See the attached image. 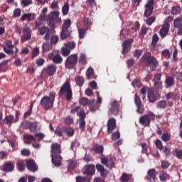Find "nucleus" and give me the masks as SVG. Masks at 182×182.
<instances>
[{"instance_id": "1", "label": "nucleus", "mask_w": 182, "mask_h": 182, "mask_svg": "<svg viewBox=\"0 0 182 182\" xmlns=\"http://www.w3.org/2000/svg\"><path fill=\"white\" fill-rule=\"evenodd\" d=\"M139 66L149 68L151 72H154L159 67V60L154 56H152L150 53H146L140 59Z\"/></svg>"}, {"instance_id": "2", "label": "nucleus", "mask_w": 182, "mask_h": 182, "mask_svg": "<svg viewBox=\"0 0 182 182\" xmlns=\"http://www.w3.org/2000/svg\"><path fill=\"white\" fill-rule=\"evenodd\" d=\"M62 149L60 144L55 143L51 145V161L55 167H60L62 166Z\"/></svg>"}, {"instance_id": "3", "label": "nucleus", "mask_w": 182, "mask_h": 182, "mask_svg": "<svg viewBox=\"0 0 182 182\" xmlns=\"http://www.w3.org/2000/svg\"><path fill=\"white\" fill-rule=\"evenodd\" d=\"M38 18L41 21H47L48 26L51 28H55V25L60 22V18H59V11H51L47 17L45 14H42Z\"/></svg>"}, {"instance_id": "4", "label": "nucleus", "mask_w": 182, "mask_h": 182, "mask_svg": "<svg viewBox=\"0 0 182 182\" xmlns=\"http://www.w3.org/2000/svg\"><path fill=\"white\" fill-rule=\"evenodd\" d=\"M58 96H65L67 102H70L73 99V90H72V85L69 80L65 81L60 87L58 92Z\"/></svg>"}, {"instance_id": "5", "label": "nucleus", "mask_w": 182, "mask_h": 182, "mask_svg": "<svg viewBox=\"0 0 182 182\" xmlns=\"http://www.w3.org/2000/svg\"><path fill=\"white\" fill-rule=\"evenodd\" d=\"M80 106L75 107L72 108L70 113L73 114H75V113H77V116H78L79 119L77 120V123L79 124V127L81 130V132H85V129L86 128V112H85V110L80 109Z\"/></svg>"}, {"instance_id": "6", "label": "nucleus", "mask_w": 182, "mask_h": 182, "mask_svg": "<svg viewBox=\"0 0 182 182\" xmlns=\"http://www.w3.org/2000/svg\"><path fill=\"white\" fill-rule=\"evenodd\" d=\"M55 99H56V92L51 91L49 96L46 95L41 100L40 105L43 107L44 110H50L53 107Z\"/></svg>"}, {"instance_id": "7", "label": "nucleus", "mask_w": 182, "mask_h": 182, "mask_svg": "<svg viewBox=\"0 0 182 182\" xmlns=\"http://www.w3.org/2000/svg\"><path fill=\"white\" fill-rule=\"evenodd\" d=\"M156 120V114L153 112H149L146 114L139 118V123L144 127H150V123Z\"/></svg>"}, {"instance_id": "8", "label": "nucleus", "mask_w": 182, "mask_h": 182, "mask_svg": "<svg viewBox=\"0 0 182 182\" xmlns=\"http://www.w3.org/2000/svg\"><path fill=\"white\" fill-rule=\"evenodd\" d=\"M77 65V54H72L65 60V66L67 69H73Z\"/></svg>"}, {"instance_id": "9", "label": "nucleus", "mask_w": 182, "mask_h": 182, "mask_svg": "<svg viewBox=\"0 0 182 182\" xmlns=\"http://www.w3.org/2000/svg\"><path fill=\"white\" fill-rule=\"evenodd\" d=\"M38 125L39 122H31L28 121H24L21 123L23 129H28L31 133H36Z\"/></svg>"}, {"instance_id": "10", "label": "nucleus", "mask_w": 182, "mask_h": 182, "mask_svg": "<svg viewBox=\"0 0 182 182\" xmlns=\"http://www.w3.org/2000/svg\"><path fill=\"white\" fill-rule=\"evenodd\" d=\"M154 0H148L146 1V4H145V11L144 13V16H145V18H149L150 16H151V15L153 14V11L154 9Z\"/></svg>"}, {"instance_id": "11", "label": "nucleus", "mask_w": 182, "mask_h": 182, "mask_svg": "<svg viewBox=\"0 0 182 182\" xmlns=\"http://www.w3.org/2000/svg\"><path fill=\"white\" fill-rule=\"evenodd\" d=\"M37 29H38L40 35H41L42 36H43V35H45V36H44L45 41H49V39H50V28L43 26Z\"/></svg>"}, {"instance_id": "12", "label": "nucleus", "mask_w": 182, "mask_h": 182, "mask_svg": "<svg viewBox=\"0 0 182 182\" xmlns=\"http://www.w3.org/2000/svg\"><path fill=\"white\" fill-rule=\"evenodd\" d=\"M101 160L102 164L107 166V168H112L114 167V161H113V158H110L109 159L105 157V155L102 154L100 157Z\"/></svg>"}, {"instance_id": "13", "label": "nucleus", "mask_w": 182, "mask_h": 182, "mask_svg": "<svg viewBox=\"0 0 182 182\" xmlns=\"http://www.w3.org/2000/svg\"><path fill=\"white\" fill-rule=\"evenodd\" d=\"M132 43H133V39L132 38H129L123 41L122 55H126V53H129V50L132 49Z\"/></svg>"}, {"instance_id": "14", "label": "nucleus", "mask_w": 182, "mask_h": 182, "mask_svg": "<svg viewBox=\"0 0 182 182\" xmlns=\"http://www.w3.org/2000/svg\"><path fill=\"white\" fill-rule=\"evenodd\" d=\"M58 67L55 64L48 65L46 68H43V72L48 75V76H53L56 73Z\"/></svg>"}, {"instance_id": "15", "label": "nucleus", "mask_w": 182, "mask_h": 182, "mask_svg": "<svg viewBox=\"0 0 182 182\" xmlns=\"http://www.w3.org/2000/svg\"><path fill=\"white\" fill-rule=\"evenodd\" d=\"M45 137V134L43 133H38L36 134L35 136L26 134L24 135V139H26L27 140H31V141H38L42 140Z\"/></svg>"}, {"instance_id": "16", "label": "nucleus", "mask_w": 182, "mask_h": 182, "mask_svg": "<svg viewBox=\"0 0 182 182\" xmlns=\"http://www.w3.org/2000/svg\"><path fill=\"white\" fill-rule=\"evenodd\" d=\"M170 31V23H165L161 28L159 31V35L162 39H164L165 37L168 35V31Z\"/></svg>"}, {"instance_id": "17", "label": "nucleus", "mask_w": 182, "mask_h": 182, "mask_svg": "<svg viewBox=\"0 0 182 182\" xmlns=\"http://www.w3.org/2000/svg\"><path fill=\"white\" fill-rule=\"evenodd\" d=\"M82 173L87 176H93L95 173V166L93 164L85 165Z\"/></svg>"}, {"instance_id": "18", "label": "nucleus", "mask_w": 182, "mask_h": 182, "mask_svg": "<svg viewBox=\"0 0 182 182\" xmlns=\"http://www.w3.org/2000/svg\"><path fill=\"white\" fill-rule=\"evenodd\" d=\"M23 35L21 37L22 41H29L32 38L31 33H32V30L28 26H25L23 28Z\"/></svg>"}, {"instance_id": "19", "label": "nucleus", "mask_w": 182, "mask_h": 182, "mask_svg": "<svg viewBox=\"0 0 182 182\" xmlns=\"http://www.w3.org/2000/svg\"><path fill=\"white\" fill-rule=\"evenodd\" d=\"M14 45L11 41H7L6 46H3V50L7 55H12L14 53Z\"/></svg>"}, {"instance_id": "20", "label": "nucleus", "mask_w": 182, "mask_h": 182, "mask_svg": "<svg viewBox=\"0 0 182 182\" xmlns=\"http://www.w3.org/2000/svg\"><path fill=\"white\" fill-rule=\"evenodd\" d=\"M107 127L108 134L113 133V130L116 129V119L114 118L109 119L107 122Z\"/></svg>"}, {"instance_id": "21", "label": "nucleus", "mask_w": 182, "mask_h": 182, "mask_svg": "<svg viewBox=\"0 0 182 182\" xmlns=\"http://www.w3.org/2000/svg\"><path fill=\"white\" fill-rule=\"evenodd\" d=\"M96 168L98 172H100V174L102 177V178H105L107 176V174H109V170L106 169L103 165L100 164H96Z\"/></svg>"}, {"instance_id": "22", "label": "nucleus", "mask_w": 182, "mask_h": 182, "mask_svg": "<svg viewBox=\"0 0 182 182\" xmlns=\"http://www.w3.org/2000/svg\"><path fill=\"white\" fill-rule=\"evenodd\" d=\"M26 164L27 169L30 171H32L33 173L38 171V165L35 163V161L31 159L27 160Z\"/></svg>"}, {"instance_id": "23", "label": "nucleus", "mask_w": 182, "mask_h": 182, "mask_svg": "<svg viewBox=\"0 0 182 182\" xmlns=\"http://www.w3.org/2000/svg\"><path fill=\"white\" fill-rule=\"evenodd\" d=\"M148 100L149 103H156L157 102V95L154 93L153 88L148 89Z\"/></svg>"}, {"instance_id": "24", "label": "nucleus", "mask_w": 182, "mask_h": 182, "mask_svg": "<svg viewBox=\"0 0 182 182\" xmlns=\"http://www.w3.org/2000/svg\"><path fill=\"white\" fill-rule=\"evenodd\" d=\"M119 109V102L117 101L111 102V108L109 110V114H114V116L117 115Z\"/></svg>"}, {"instance_id": "25", "label": "nucleus", "mask_w": 182, "mask_h": 182, "mask_svg": "<svg viewBox=\"0 0 182 182\" xmlns=\"http://www.w3.org/2000/svg\"><path fill=\"white\" fill-rule=\"evenodd\" d=\"M157 175V172L156 171L155 168L149 169L147 171V176H146V180H149V181H151L153 180L154 181H156L157 178L156 176Z\"/></svg>"}, {"instance_id": "26", "label": "nucleus", "mask_w": 182, "mask_h": 182, "mask_svg": "<svg viewBox=\"0 0 182 182\" xmlns=\"http://www.w3.org/2000/svg\"><path fill=\"white\" fill-rule=\"evenodd\" d=\"M36 18V15L35 14L28 13V14H24L21 17V21H28V22H31V21H34Z\"/></svg>"}, {"instance_id": "27", "label": "nucleus", "mask_w": 182, "mask_h": 182, "mask_svg": "<svg viewBox=\"0 0 182 182\" xmlns=\"http://www.w3.org/2000/svg\"><path fill=\"white\" fill-rule=\"evenodd\" d=\"M14 168H15L14 164L7 162L3 165L1 170L6 173H9V171H14Z\"/></svg>"}, {"instance_id": "28", "label": "nucleus", "mask_w": 182, "mask_h": 182, "mask_svg": "<svg viewBox=\"0 0 182 182\" xmlns=\"http://www.w3.org/2000/svg\"><path fill=\"white\" fill-rule=\"evenodd\" d=\"M161 73H158L155 75L154 77V82L155 83V86H158V87H160L162 85L161 83Z\"/></svg>"}, {"instance_id": "29", "label": "nucleus", "mask_w": 182, "mask_h": 182, "mask_svg": "<svg viewBox=\"0 0 182 182\" xmlns=\"http://www.w3.org/2000/svg\"><path fill=\"white\" fill-rule=\"evenodd\" d=\"M65 127V134H67L68 137H73L75 135V129L70 127Z\"/></svg>"}, {"instance_id": "30", "label": "nucleus", "mask_w": 182, "mask_h": 182, "mask_svg": "<svg viewBox=\"0 0 182 182\" xmlns=\"http://www.w3.org/2000/svg\"><path fill=\"white\" fill-rule=\"evenodd\" d=\"M72 31L70 30H63L61 29L60 38L63 40L68 39L70 36Z\"/></svg>"}, {"instance_id": "31", "label": "nucleus", "mask_w": 182, "mask_h": 182, "mask_svg": "<svg viewBox=\"0 0 182 182\" xmlns=\"http://www.w3.org/2000/svg\"><path fill=\"white\" fill-rule=\"evenodd\" d=\"M165 83L167 85V87H171L174 86V85L176 84V81H174V77L168 76L166 77Z\"/></svg>"}, {"instance_id": "32", "label": "nucleus", "mask_w": 182, "mask_h": 182, "mask_svg": "<svg viewBox=\"0 0 182 182\" xmlns=\"http://www.w3.org/2000/svg\"><path fill=\"white\" fill-rule=\"evenodd\" d=\"M88 106H89L90 112H96L97 110V105L95 100H90L88 104Z\"/></svg>"}, {"instance_id": "33", "label": "nucleus", "mask_w": 182, "mask_h": 182, "mask_svg": "<svg viewBox=\"0 0 182 182\" xmlns=\"http://www.w3.org/2000/svg\"><path fill=\"white\" fill-rule=\"evenodd\" d=\"M159 179L161 182H166L167 180H170V175L166 172H161L159 175Z\"/></svg>"}, {"instance_id": "34", "label": "nucleus", "mask_w": 182, "mask_h": 182, "mask_svg": "<svg viewBox=\"0 0 182 182\" xmlns=\"http://www.w3.org/2000/svg\"><path fill=\"white\" fill-rule=\"evenodd\" d=\"M55 134L58 136V137H63V134H65V127H57L55 130Z\"/></svg>"}, {"instance_id": "35", "label": "nucleus", "mask_w": 182, "mask_h": 182, "mask_svg": "<svg viewBox=\"0 0 182 182\" xmlns=\"http://www.w3.org/2000/svg\"><path fill=\"white\" fill-rule=\"evenodd\" d=\"M78 62L80 65H87V58L86 54L81 53L78 60Z\"/></svg>"}, {"instance_id": "36", "label": "nucleus", "mask_w": 182, "mask_h": 182, "mask_svg": "<svg viewBox=\"0 0 182 182\" xmlns=\"http://www.w3.org/2000/svg\"><path fill=\"white\" fill-rule=\"evenodd\" d=\"M70 25H72V21H70V19L68 18V19L64 20L61 29L69 30V28H70Z\"/></svg>"}, {"instance_id": "37", "label": "nucleus", "mask_w": 182, "mask_h": 182, "mask_svg": "<svg viewBox=\"0 0 182 182\" xmlns=\"http://www.w3.org/2000/svg\"><path fill=\"white\" fill-rule=\"evenodd\" d=\"M75 83L77 86H79L80 87H82L83 86V84L85 83V78L82 76H77L75 79Z\"/></svg>"}, {"instance_id": "38", "label": "nucleus", "mask_w": 182, "mask_h": 182, "mask_svg": "<svg viewBox=\"0 0 182 182\" xmlns=\"http://www.w3.org/2000/svg\"><path fill=\"white\" fill-rule=\"evenodd\" d=\"M63 60V58L59 54H57L53 57V62L56 65H60V63H62Z\"/></svg>"}, {"instance_id": "39", "label": "nucleus", "mask_w": 182, "mask_h": 182, "mask_svg": "<svg viewBox=\"0 0 182 182\" xmlns=\"http://www.w3.org/2000/svg\"><path fill=\"white\" fill-rule=\"evenodd\" d=\"M88 28H82L78 29L79 38L83 39L85 38V34L87 33Z\"/></svg>"}, {"instance_id": "40", "label": "nucleus", "mask_w": 182, "mask_h": 182, "mask_svg": "<svg viewBox=\"0 0 182 182\" xmlns=\"http://www.w3.org/2000/svg\"><path fill=\"white\" fill-rule=\"evenodd\" d=\"M86 76L88 79L95 77V70L92 68H89L86 72Z\"/></svg>"}, {"instance_id": "41", "label": "nucleus", "mask_w": 182, "mask_h": 182, "mask_svg": "<svg viewBox=\"0 0 182 182\" xmlns=\"http://www.w3.org/2000/svg\"><path fill=\"white\" fill-rule=\"evenodd\" d=\"M4 124H12L14 123V117L13 115L6 116L4 120Z\"/></svg>"}, {"instance_id": "42", "label": "nucleus", "mask_w": 182, "mask_h": 182, "mask_svg": "<svg viewBox=\"0 0 182 182\" xmlns=\"http://www.w3.org/2000/svg\"><path fill=\"white\" fill-rule=\"evenodd\" d=\"M157 109H166L167 107V102L166 100H161L156 103Z\"/></svg>"}, {"instance_id": "43", "label": "nucleus", "mask_w": 182, "mask_h": 182, "mask_svg": "<svg viewBox=\"0 0 182 182\" xmlns=\"http://www.w3.org/2000/svg\"><path fill=\"white\" fill-rule=\"evenodd\" d=\"M173 156H176L179 160H182V149H175L173 151Z\"/></svg>"}, {"instance_id": "44", "label": "nucleus", "mask_w": 182, "mask_h": 182, "mask_svg": "<svg viewBox=\"0 0 182 182\" xmlns=\"http://www.w3.org/2000/svg\"><path fill=\"white\" fill-rule=\"evenodd\" d=\"M105 150V148L102 146V145H97L95 147V153H96L97 154H103V151Z\"/></svg>"}, {"instance_id": "45", "label": "nucleus", "mask_w": 182, "mask_h": 182, "mask_svg": "<svg viewBox=\"0 0 182 182\" xmlns=\"http://www.w3.org/2000/svg\"><path fill=\"white\" fill-rule=\"evenodd\" d=\"M174 28H180L182 26V19L180 17L176 18L173 21Z\"/></svg>"}, {"instance_id": "46", "label": "nucleus", "mask_w": 182, "mask_h": 182, "mask_svg": "<svg viewBox=\"0 0 182 182\" xmlns=\"http://www.w3.org/2000/svg\"><path fill=\"white\" fill-rule=\"evenodd\" d=\"M90 102V100H88L86 97H82L79 100V103L82 106H88Z\"/></svg>"}, {"instance_id": "47", "label": "nucleus", "mask_w": 182, "mask_h": 182, "mask_svg": "<svg viewBox=\"0 0 182 182\" xmlns=\"http://www.w3.org/2000/svg\"><path fill=\"white\" fill-rule=\"evenodd\" d=\"M62 12L63 16H66L68 14H69V4L65 3L63 8H62Z\"/></svg>"}, {"instance_id": "48", "label": "nucleus", "mask_w": 182, "mask_h": 182, "mask_svg": "<svg viewBox=\"0 0 182 182\" xmlns=\"http://www.w3.org/2000/svg\"><path fill=\"white\" fill-rule=\"evenodd\" d=\"M139 146L142 148L141 154H147V151H149V146H147V144L142 143L139 144Z\"/></svg>"}, {"instance_id": "49", "label": "nucleus", "mask_w": 182, "mask_h": 182, "mask_svg": "<svg viewBox=\"0 0 182 182\" xmlns=\"http://www.w3.org/2000/svg\"><path fill=\"white\" fill-rule=\"evenodd\" d=\"M170 139H171V135H170L168 133H164L161 136V140H163V141L165 143L169 141Z\"/></svg>"}, {"instance_id": "50", "label": "nucleus", "mask_w": 182, "mask_h": 182, "mask_svg": "<svg viewBox=\"0 0 182 182\" xmlns=\"http://www.w3.org/2000/svg\"><path fill=\"white\" fill-rule=\"evenodd\" d=\"M129 180H130V175H129L127 173H122V175L120 178V181L122 182H127V181H129Z\"/></svg>"}, {"instance_id": "51", "label": "nucleus", "mask_w": 182, "mask_h": 182, "mask_svg": "<svg viewBox=\"0 0 182 182\" xmlns=\"http://www.w3.org/2000/svg\"><path fill=\"white\" fill-rule=\"evenodd\" d=\"M25 162L23 161H19L17 162V168L18 170V171H23V170H25Z\"/></svg>"}, {"instance_id": "52", "label": "nucleus", "mask_w": 182, "mask_h": 182, "mask_svg": "<svg viewBox=\"0 0 182 182\" xmlns=\"http://www.w3.org/2000/svg\"><path fill=\"white\" fill-rule=\"evenodd\" d=\"M181 11V8H180L178 6H176L172 8L171 14L172 15H178V14H180Z\"/></svg>"}, {"instance_id": "53", "label": "nucleus", "mask_w": 182, "mask_h": 182, "mask_svg": "<svg viewBox=\"0 0 182 182\" xmlns=\"http://www.w3.org/2000/svg\"><path fill=\"white\" fill-rule=\"evenodd\" d=\"M155 145L156 146V148L159 150H163L164 149V146H163V142H161V140L160 139H156L155 141Z\"/></svg>"}, {"instance_id": "54", "label": "nucleus", "mask_w": 182, "mask_h": 182, "mask_svg": "<svg viewBox=\"0 0 182 182\" xmlns=\"http://www.w3.org/2000/svg\"><path fill=\"white\" fill-rule=\"evenodd\" d=\"M68 169L69 170H72L73 168H75V167H76V165L77 164V162H76V161H73V160H69L68 161Z\"/></svg>"}, {"instance_id": "55", "label": "nucleus", "mask_w": 182, "mask_h": 182, "mask_svg": "<svg viewBox=\"0 0 182 182\" xmlns=\"http://www.w3.org/2000/svg\"><path fill=\"white\" fill-rule=\"evenodd\" d=\"M61 53L63 56H69V55H70V49H69L68 47L63 48L61 50Z\"/></svg>"}, {"instance_id": "56", "label": "nucleus", "mask_w": 182, "mask_h": 182, "mask_svg": "<svg viewBox=\"0 0 182 182\" xmlns=\"http://www.w3.org/2000/svg\"><path fill=\"white\" fill-rule=\"evenodd\" d=\"M154 22H156V17L153 16L149 17L146 21V25H149V26H151Z\"/></svg>"}, {"instance_id": "57", "label": "nucleus", "mask_w": 182, "mask_h": 182, "mask_svg": "<svg viewBox=\"0 0 182 182\" xmlns=\"http://www.w3.org/2000/svg\"><path fill=\"white\" fill-rule=\"evenodd\" d=\"M162 56L165 59H170V57L171 56V53L168 50H164L162 51Z\"/></svg>"}, {"instance_id": "58", "label": "nucleus", "mask_w": 182, "mask_h": 182, "mask_svg": "<svg viewBox=\"0 0 182 182\" xmlns=\"http://www.w3.org/2000/svg\"><path fill=\"white\" fill-rule=\"evenodd\" d=\"M42 25H43V21L38 18V20L35 22V29L42 28Z\"/></svg>"}, {"instance_id": "59", "label": "nucleus", "mask_w": 182, "mask_h": 182, "mask_svg": "<svg viewBox=\"0 0 182 182\" xmlns=\"http://www.w3.org/2000/svg\"><path fill=\"white\" fill-rule=\"evenodd\" d=\"M66 48L70 49V50H72L76 48V43H75V41L69 42L66 44Z\"/></svg>"}, {"instance_id": "60", "label": "nucleus", "mask_w": 182, "mask_h": 182, "mask_svg": "<svg viewBox=\"0 0 182 182\" xmlns=\"http://www.w3.org/2000/svg\"><path fill=\"white\" fill-rule=\"evenodd\" d=\"M76 181L77 182H90V180L86 177L77 176Z\"/></svg>"}, {"instance_id": "61", "label": "nucleus", "mask_w": 182, "mask_h": 182, "mask_svg": "<svg viewBox=\"0 0 182 182\" xmlns=\"http://www.w3.org/2000/svg\"><path fill=\"white\" fill-rule=\"evenodd\" d=\"M111 138L112 140H117V139H120V132L119 131L113 132Z\"/></svg>"}, {"instance_id": "62", "label": "nucleus", "mask_w": 182, "mask_h": 182, "mask_svg": "<svg viewBox=\"0 0 182 182\" xmlns=\"http://www.w3.org/2000/svg\"><path fill=\"white\" fill-rule=\"evenodd\" d=\"M158 42H159V36H157V34H154L152 37V42H151L152 46H156Z\"/></svg>"}, {"instance_id": "63", "label": "nucleus", "mask_w": 182, "mask_h": 182, "mask_svg": "<svg viewBox=\"0 0 182 182\" xmlns=\"http://www.w3.org/2000/svg\"><path fill=\"white\" fill-rule=\"evenodd\" d=\"M39 55V48H34L32 50L31 53V58L33 59V58H36Z\"/></svg>"}, {"instance_id": "64", "label": "nucleus", "mask_w": 182, "mask_h": 182, "mask_svg": "<svg viewBox=\"0 0 182 182\" xmlns=\"http://www.w3.org/2000/svg\"><path fill=\"white\" fill-rule=\"evenodd\" d=\"M163 153H164L165 157H168L170 156V153H171V149L168 146H164Z\"/></svg>"}]
</instances>
